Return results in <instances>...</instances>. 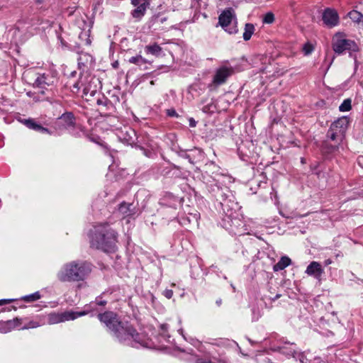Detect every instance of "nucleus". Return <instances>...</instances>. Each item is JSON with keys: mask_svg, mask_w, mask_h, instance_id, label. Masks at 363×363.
Instances as JSON below:
<instances>
[{"mask_svg": "<svg viewBox=\"0 0 363 363\" xmlns=\"http://www.w3.org/2000/svg\"><path fill=\"white\" fill-rule=\"evenodd\" d=\"M99 318L104 323L121 342H128L133 347L145 345V340L140 334L127 322L122 323L118 320L116 315L113 312H105L99 314Z\"/></svg>", "mask_w": 363, "mask_h": 363, "instance_id": "f257e3e1", "label": "nucleus"}, {"mask_svg": "<svg viewBox=\"0 0 363 363\" xmlns=\"http://www.w3.org/2000/svg\"><path fill=\"white\" fill-rule=\"evenodd\" d=\"M116 233L106 223L95 225L91 230L90 244L92 247L112 252L116 249Z\"/></svg>", "mask_w": 363, "mask_h": 363, "instance_id": "f03ea898", "label": "nucleus"}, {"mask_svg": "<svg viewBox=\"0 0 363 363\" xmlns=\"http://www.w3.org/2000/svg\"><path fill=\"white\" fill-rule=\"evenodd\" d=\"M89 264L82 262L65 264L57 273V278L63 282L83 281L90 273Z\"/></svg>", "mask_w": 363, "mask_h": 363, "instance_id": "7ed1b4c3", "label": "nucleus"}, {"mask_svg": "<svg viewBox=\"0 0 363 363\" xmlns=\"http://www.w3.org/2000/svg\"><path fill=\"white\" fill-rule=\"evenodd\" d=\"M332 46L334 52L338 55L346 50L355 51L357 50L356 43L351 40L347 39L343 33H337L332 40Z\"/></svg>", "mask_w": 363, "mask_h": 363, "instance_id": "20e7f679", "label": "nucleus"}, {"mask_svg": "<svg viewBox=\"0 0 363 363\" xmlns=\"http://www.w3.org/2000/svg\"><path fill=\"white\" fill-rule=\"evenodd\" d=\"M233 11L230 9L223 11L218 18L219 24L230 34L235 33L238 31L235 23H233Z\"/></svg>", "mask_w": 363, "mask_h": 363, "instance_id": "39448f33", "label": "nucleus"}, {"mask_svg": "<svg viewBox=\"0 0 363 363\" xmlns=\"http://www.w3.org/2000/svg\"><path fill=\"white\" fill-rule=\"evenodd\" d=\"M85 314V312L76 313L73 311H65L60 313H52L48 315V323L52 325L70 320H74Z\"/></svg>", "mask_w": 363, "mask_h": 363, "instance_id": "423d86ee", "label": "nucleus"}, {"mask_svg": "<svg viewBox=\"0 0 363 363\" xmlns=\"http://www.w3.org/2000/svg\"><path fill=\"white\" fill-rule=\"evenodd\" d=\"M233 73V67L222 66L216 69L213 78V83L216 85L224 84L226 79L232 75Z\"/></svg>", "mask_w": 363, "mask_h": 363, "instance_id": "0eeeda50", "label": "nucleus"}, {"mask_svg": "<svg viewBox=\"0 0 363 363\" xmlns=\"http://www.w3.org/2000/svg\"><path fill=\"white\" fill-rule=\"evenodd\" d=\"M323 23L328 28L336 26L339 23V16L337 11L332 9H326L323 13Z\"/></svg>", "mask_w": 363, "mask_h": 363, "instance_id": "6e6552de", "label": "nucleus"}, {"mask_svg": "<svg viewBox=\"0 0 363 363\" xmlns=\"http://www.w3.org/2000/svg\"><path fill=\"white\" fill-rule=\"evenodd\" d=\"M132 4L136 7L132 15L135 18H140L144 16L147 7L150 4V0H131Z\"/></svg>", "mask_w": 363, "mask_h": 363, "instance_id": "1a4fd4ad", "label": "nucleus"}, {"mask_svg": "<svg viewBox=\"0 0 363 363\" xmlns=\"http://www.w3.org/2000/svg\"><path fill=\"white\" fill-rule=\"evenodd\" d=\"M55 77L50 74H40L35 79L33 83L34 86L46 89L47 86H51L55 82Z\"/></svg>", "mask_w": 363, "mask_h": 363, "instance_id": "9d476101", "label": "nucleus"}, {"mask_svg": "<svg viewBox=\"0 0 363 363\" xmlns=\"http://www.w3.org/2000/svg\"><path fill=\"white\" fill-rule=\"evenodd\" d=\"M323 272L324 270L321 264L319 262L315 261L311 262L306 270V273L308 275L312 276L318 279H320Z\"/></svg>", "mask_w": 363, "mask_h": 363, "instance_id": "9b49d317", "label": "nucleus"}, {"mask_svg": "<svg viewBox=\"0 0 363 363\" xmlns=\"http://www.w3.org/2000/svg\"><path fill=\"white\" fill-rule=\"evenodd\" d=\"M21 324V319L13 318L7 321H0V333H7Z\"/></svg>", "mask_w": 363, "mask_h": 363, "instance_id": "f8f14e48", "label": "nucleus"}, {"mask_svg": "<svg viewBox=\"0 0 363 363\" xmlns=\"http://www.w3.org/2000/svg\"><path fill=\"white\" fill-rule=\"evenodd\" d=\"M349 120L347 117H342L333 122L331 125L333 130L340 131L345 135V133L348 127Z\"/></svg>", "mask_w": 363, "mask_h": 363, "instance_id": "ddd939ff", "label": "nucleus"}, {"mask_svg": "<svg viewBox=\"0 0 363 363\" xmlns=\"http://www.w3.org/2000/svg\"><path fill=\"white\" fill-rule=\"evenodd\" d=\"M118 211L126 217L134 215L136 213V208L133 203L123 202L118 207Z\"/></svg>", "mask_w": 363, "mask_h": 363, "instance_id": "4468645a", "label": "nucleus"}, {"mask_svg": "<svg viewBox=\"0 0 363 363\" xmlns=\"http://www.w3.org/2000/svg\"><path fill=\"white\" fill-rule=\"evenodd\" d=\"M91 26L86 25V28L79 33V38L82 41V43L86 45H89L91 43L90 39Z\"/></svg>", "mask_w": 363, "mask_h": 363, "instance_id": "2eb2a0df", "label": "nucleus"}, {"mask_svg": "<svg viewBox=\"0 0 363 363\" xmlns=\"http://www.w3.org/2000/svg\"><path fill=\"white\" fill-rule=\"evenodd\" d=\"M279 350L286 356H292L293 357H295V355L296 354L295 345L294 344H286L283 347H279Z\"/></svg>", "mask_w": 363, "mask_h": 363, "instance_id": "dca6fc26", "label": "nucleus"}, {"mask_svg": "<svg viewBox=\"0 0 363 363\" xmlns=\"http://www.w3.org/2000/svg\"><path fill=\"white\" fill-rule=\"evenodd\" d=\"M25 124L30 129H33L36 131H39L43 133H48L49 130L48 129L41 126L39 124H37L33 120L28 119L26 120Z\"/></svg>", "mask_w": 363, "mask_h": 363, "instance_id": "f3484780", "label": "nucleus"}, {"mask_svg": "<svg viewBox=\"0 0 363 363\" xmlns=\"http://www.w3.org/2000/svg\"><path fill=\"white\" fill-rule=\"evenodd\" d=\"M328 136L330 138L331 140L335 141L337 143L342 142L344 138V134L340 131L333 130V128L331 127L328 132Z\"/></svg>", "mask_w": 363, "mask_h": 363, "instance_id": "a211bd4d", "label": "nucleus"}, {"mask_svg": "<svg viewBox=\"0 0 363 363\" xmlns=\"http://www.w3.org/2000/svg\"><path fill=\"white\" fill-rule=\"evenodd\" d=\"M145 50L147 54H151L157 57L159 56L162 52L161 47L156 43L145 46Z\"/></svg>", "mask_w": 363, "mask_h": 363, "instance_id": "6ab92c4d", "label": "nucleus"}, {"mask_svg": "<svg viewBox=\"0 0 363 363\" xmlns=\"http://www.w3.org/2000/svg\"><path fill=\"white\" fill-rule=\"evenodd\" d=\"M291 264V259L288 257H282L280 260L274 266V271L282 270Z\"/></svg>", "mask_w": 363, "mask_h": 363, "instance_id": "aec40b11", "label": "nucleus"}, {"mask_svg": "<svg viewBox=\"0 0 363 363\" xmlns=\"http://www.w3.org/2000/svg\"><path fill=\"white\" fill-rule=\"evenodd\" d=\"M255 32V26L252 23H246L245 26V30L243 33V39L249 40Z\"/></svg>", "mask_w": 363, "mask_h": 363, "instance_id": "412c9836", "label": "nucleus"}, {"mask_svg": "<svg viewBox=\"0 0 363 363\" xmlns=\"http://www.w3.org/2000/svg\"><path fill=\"white\" fill-rule=\"evenodd\" d=\"M348 16L352 21L355 23H359L363 17V15L360 12L356 10H353L348 13Z\"/></svg>", "mask_w": 363, "mask_h": 363, "instance_id": "4be33fe9", "label": "nucleus"}, {"mask_svg": "<svg viewBox=\"0 0 363 363\" xmlns=\"http://www.w3.org/2000/svg\"><path fill=\"white\" fill-rule=\"evenodd\" d=\"M352 108V101L350 99H345L339 106V110L342 112L349 111Z\"/></svg>", "mask_w": 363, "mask_h": 363, "instance_id": "5701e85b", "label": "nucleus"}, {"mask_svg": "<svg viewBox=\"0 0 363 363\" xmlns=\"http://www.w3.org/2000/svg\"><path fill=\"white\" fill-rule=\"evenodd\" d=\"M40 298V294L39 292H35L32 294L25 296L22 298V300L26 302H33Z\"/></svg>", "mask_w": 363, "mask_h": 363, "instance_id": "b1692460", "label": "nucleus"}, {"mask_svg": "<svg viewBox=\"0 0 363 363\" xmlns=\"http://www.w3.org/2000/svg\"><path fill=\"white\" fill-rule=\"evenodd\" d=\"M128 61L130 63L135 64L138 65H141L146 63V60L140 55L132 57L129 59Z\"/></svg>", "mask_w": 363, "mask_h": 363, "instance_id": "393cba45", "label": "nucleus"}, {"mask_svg": "<svg viewBox=\"0 0 363 363\" xmlns=\"http://www.w3.org/2000/svg\"><path fill=\"white\" fill-rule=\"evenodd\" d=\"M264 23L271 24L274 21V15L272 12L267 13L262 19Z\"/></svg>", "mask_w": 363, "mask_h": 363, "instance_id": "a878e982", "label": "nucleus"}, {"mask_svg": "<svg viewBox=\"0 0 363 363\" xmlns=\"http://www.w3.org/2000/svg\"><path fill=\"white\" fill-rule=\"evenodd\" d=\"M60 118L67 122L68 125H72L74 123L73 115L70 113L62 115Z\"/></svg>", "mask_w": 363, "mask_h": 363, "instance_id": "bb28decb", "label": "nucleus"}, {"mask_svg": "<svg viewBox=\"0 0 363 363\" xmlns=\"http://www.w3.org/2000/svg\"><path fill=\"white\" fill-rule=\"evenodd\" d=\"M314 50V47L309 43L304 44L303 51L306 55H310Z\"/></svg>", "mask_w": 363, "mask_h": 363, "instance_id": "cd10ccee", "label": "nucleus"}, {"mask_svg": "<svg viewBox=\"0 0 363 363\" xmlns=\"http://www.w3.org/2000/svg\"><path fill=\"white\" fill-rule=\"evenodd\" d=\"M215 106L213 105V104H209L206 106H204L203 108H202V111L205 113H208V112H213L214 110H215Z\"/></svg>", "mask_w": 363, "mask_h": 363, "instance_id": "c85d7f7f", "label": "nucleus"}, {"mask_svg": "<svg viewBox=\"0 0 363 363\" xmlns=\"http://www.w3.org/2000/svg\"><path fill=\"white\" fill-rule=\"evenodd\" d=\"M40 325L35 322L31 321L27 325H25L22 328L23 330L29 329V328H35L38 327Z\"/></svg>", "mask_w": 363, "mask_h": 363, "instance_id": "c756f323", "label": "nucleus"}, {"mask_svg": "<svg viewBox=\"0 0 363 363\" xmlns=\"http://www.w3.org/2000/svg\"><path fill=\"white\" fill-rule=\"evenodd\" d=\"M164 296L167 298H171L173 296V291L171 289H166L163 292Z\"/></svg>", "mask_w": 363, "mask_h": 363, "instance_id": "7c9ffc66", "label": "nucleus"}, {"mask_svg": "<svg viewBox=\"0 0 363 363\" xmlns=\"http://www.w3.org/2000/svg\"><path fill=\"white\" fill-rule=\"evenodd\" d=\"M96 304L99 306H105L106 304V301H102L99 297H97L95 301Z\"/></svg>", "mask_w": 363, "mask_h": 363, "instance_id": "2f4dec72", "label": "nucleus"}, {"mask_svg": "<svg viewBox=\"0 0 363 363\" xmlns=\"http://www.w3.org/2000/svg\"><path fill=\"white\" fill-rule=\"evenodd\" d=\"M167 114L169 116H177L175 110H174V109H168L167 110Z\"/></svg>", "mask_w": 363, "mask_h": 363, "instance_id": "473e14b6", "label": "nucleus"}, {"mask_svg": "<svg viewBox=\"0 0 363 363\" xmlns=\"http://www.w3.org/2000/svg\"><path fill=\"white\" fill-rule=\"evenodd\" d=\"M189 123L191 127H195L196 125V121L193 118L189 119Z\"/></svg>", "mask_w": 363, "mask_h": 363, "instance_id": "72a5a7b5", "label": "nucleus"}, {"mask_svg": "<svg viewBox=\"0 0 363 363\" xmlns=\"http://www.w3.org/2000/svg\"><path fill=\"white\" fill-rule=\"evenodd\" d=\"M12 301H13L12 299H1L0 300V306L6 304V303H9Z\"/></svg>", "mask_w": 363, "mask_h": 363, "instance_id": "f704fd0d", "label": "nucleus"}, {"mask_svg": "<svg viewBox=\"0 0 363 363\" xmlns=\"http://www.w3.org/2000/svg\"><path fill=\"white\" fill-rule=\"evenodd\" d=\"M80 86H81L79 84V82H76L73 84V88L76 89L77 90L79 89Z\"/></svg>", "mask_w": 363, "mask_h": 363, "instance_id": "c9c22d12", "label": "nucleus"}, {"mask_svg": "<svg viewBox=\"0 0 363 363\" xmlns=\"http://www.w3.org/2000/svg\"><path fill=\"white\" fill-rule=\"evenodd\" d=\"M332 263V260L330 259H327L324 261L325 266H328Z\"/></svg>", "mask_w": 363, "mask_h": 363, "instance_id": "e433bc0d", "label": "nucleus"}, {"mask_svg": "<svg viewBox=\"0 0 363 363\" xmlns=\"http://www.w3.org/2000/svg\"><path fill=\"white\" fill-rule=\"evenodd\" d=\"M336 150V145H333L331 147V149L329 150V152H333Z\"/></svg>", "mask_w": 363, "mask_h": 363, "instance_id": "4c0bfd02", "label": "nucleus"}, {"mask_svg": "<svg viewBox=\"0 0 363 363\" xmlns=\"http://www.w3.org/2000/svg\"><path fill=\"white\" fill-rule=\"evenodd\" d=\"M333 60H334V58L331 60V62H330V65H329L328 67L327 68V70L329 69L330 66V65H331V64L333 62Z\"/></svg>", "mask_w": 363, "mask_h": 363, "instance_id": "58836bf2", "label": "nucleus"}, {"mask_svg": "<svg viewBox=\"0 0 363 363\" xmlns=\"http://www.w3.org/2000/svg\"><path fill=\"white\" fill-rule=\"evenodd\" d=\"M89 91L88 89L87 88H84V93L85 94H87Z\"/></svg>", "mask_w": 363, "mask_h": 363, "instance_id": "ea45409f", "label": "nucleus"}, {"mask_svg": "<svg viewBox=\"0 0 363 363\" xmlns=\"http://www.w3.org/2000/svg\"><path fill=\"white\" fill-rule=\"evenodd\" d=\"M194 218H195L196 220H197V215L196 214H195Z\"/></svg>", "mask_w": 363, "mask_h": 363, "instance_id": "a19ab883", "label": "nucleus"}, {"mask_svg": "<svg viewBox=\"0 0 363 363\" xmlns=\"http://www.w3.org/2000/svg\"><path fill=\"white\" fill-rule=\"evenodd\" d=\"M216 303H217V304L219 305L220 303V301H217Z\"/></svg>", "mask_w": 363, "mask_h": 363, "instance_id": "79ce46f5", "label": "nucleus"}, {"mask_svg": "<svg viewBox=\"0 0 363 363\" xmlns=\"http://www.w3.org/2000/svg\"><path fill=\"white\" fill-rule=\"evenodd\" d=\"M180 333L183 335V330H179Z\"/></svg>", "mask_w": 363, "mask_h": 363, "instance_id": "37998d69", "label": "nucleus"}]
</instances>
